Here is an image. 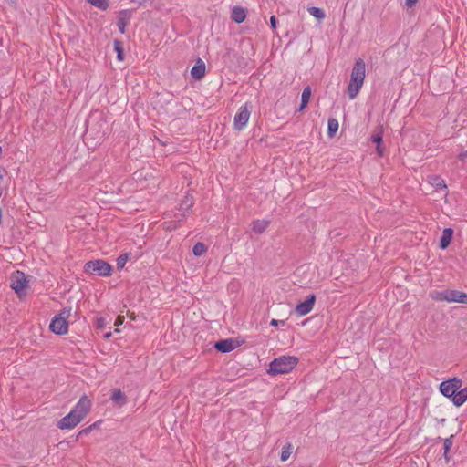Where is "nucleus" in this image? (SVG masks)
Wrapping results in <instances>:
<instances>
[{
    "instance_id": "obj_17",
    "label": "nucleus",
    "mask_w": 467,
    "mask_h": 467,
    "mask_svg": "<svg viewBox=\"0 0 467 467\" xmlns=\"http://www.w3.org/2000/svg\"><path fill=\"white\" fill-rule=\"evenodd\" d=\"M452 235H453L452 229L446 228L443 230L442 234L441 236V241H440V247L442 250L446 249L450 245L451 239H452Z\"/></svg>"
},
{
    "instance_id": "obj_36",
    "label": "nucleus",
    "mask_w": 467,
    "mask_h": 467,
    "mask_svg": "<svg viewBox=\"0 0 467 467\" xmlns=\"http://www.w3.org/2000/svg\"><path fill=\"white\" fill-rule=\"evenodd\" d=\"M419 0H406V5L412 7Z\"/></svg>"
},
{
    "instance_id": "obj_21",
    "label": "nucleus",
    "mask_w": 467,
    "mask_h": 467,
    "mask_svg": "<svg viewBox=\"0 0 467 467\" xmlns=\"http://www.w3.org/2000/svg\"><path fill=\"white\" fill-rule=\"evenodd\" d=\"M456 400H454V405L462 406L467 400V386L463 389H459V393H457Z\"/></svg>"
},
{
    "instance_id": "obj_5",
    "label": "nucleus",
    "mask_w": 467,
    "mask_h": 467,
    "mask_svg": "<svg viewBox=\"0 0 467 467\" xmlns=\"http://www.w3.org/2000/svg\"><path fill=\"white\" fill-rule=\"evenodd\" d=\"M28 279L26 275L17 270L12 273L10 276V286L16 292L19 298H22L26 295L28 289Z\"/></svg>"
},
{
    "instance_id": "obj_11",
    "label": "nucleus",
    "mask_w": 467,
    "mask_h": 467,
    "mask_svg": "<svg viewBox=\"0 0 467 467\" xmlns=\"http://www.w3.org/2000/svg\"><path fill=\"white\" fill-rule=\"evenodd\" d=\"M316 296L310 295L304 302L296 305L295 311L297 316L304 317L310 313L315 306Z\"/></svg>"
},
{
    "instance_id": "obj_10",
    "label": "nucleus",
    "mask_w": 467,
    "mask_h": 467,
    "mask_svg": "<svg viewBox=\"0 0 467 467\" xmlns=\"http://www.w3.org/2000/svg\"><path fill=\"white\" fill-rule=\"evenodd\" d=\"M82 421L81 419H79L78 416H77L73 410H70V412L63 417L57 423V427L60 430H71L75 428L78 423Z\"/></svg>"
},
{
    "instance_id": "obj_35",
    "label": "nucleus",
    "mask_w": 467,
    "mask_h": 467,
    "mask_svg": "<svg viewBox=\"0 0 467 467\" xmlns=\"http://www.w3.org/2000/svg\"><path fill=\"white\" fill-rule=\"evenodd\" d=\"M276 23H277V20H276L275 16H272L270 17V25H271V27L273 30H275L276 28Z\"/></svg>"
},
{
    "instance_id": "obj_27",
    "label": "nucleus",
    "mask_w": 467,
    "mask_h": 467,
    "mask_svg": "<svg viewBox=\"0 0 467 467\" xmlns=\"http://www.w3.org/2000/svg\"><path fill=\"white\" fill-rule=\"evenodd\" d=\"M447 295V290L444 291H432L430 294V296L435 301H445V296Z\"/></svg>"
},
{
    "instance_id": "obj_9",
    "label": "nucleus",
    "mask_w": 467,
    "mask_h": 467,
    "mask_svg": "<svg viewBox=\"0 0 467 467\" xmlns=\"http://www.w3.org/2000/svg\"><path fill=\"white\" fill-rule=\"evenodd\" d=\"M91 406V400L87 395H83L71 410L83 420L88 414Z\"/></svg>"
},
{
    "instance_id": "obj_12",
    "label": "nucleus",
    "mask_w": 467,
    "mask_h": 467,
    "mask_svg": "<svg viewBox=\"0 0 467 467\" xmlns=\"http://www.w3.org/2000/svg\"><path fill=\"white\" fill-rule=\"evenodd\" d=\"M444 298L448 303L467 304V294L457 290H447Z\"/></svg>"
},
{
    "instance_id": "obj_42",
    "label": "nucleus",
    "mask_w": 467,
    "mask_h": 467,
    "mask_svg": "<svg viewBox=\"0 0 467 467\" xmlns=\"http://www.w3.org/2000/svg\"><path fill=\"white\" fill-rule=\"evenodd\" d=\"M3 174L0 172V181L3 179Z\"/></svg>"
},
{
    "instance_id": "obj_37",
    "label": "nucleus",
    "mask_w": 467,
    "mask_h": 467,
    "mask_svg": "<svg viewBox=\"0 0 467 467\" xmlns=\"http://www.w3.org/2000/svg\"><path fill=\"white\" fill-rule=\"evenodd\" d=\"M100 422H101V421H100V420H99V421H97V422L93 423L92 425H90V426L88 427V429L98 428V425H99Z\"/></svg>"
},
{
    "instance_id": "obj_25",
    "label": "nucleus",
    "mask_w": 467,
    "mask_h": 467,
    "mask_svg": "<svg viewBox=\"0 0 467 467\" xmlns=\"http://www.w3.org/2000/svg\"><path fill=\"white\" fill-rule=\"evenodd\" d=\"M114 50L117 53L118 60L119 61H123L124 55H123V48H122V45H121L120 41H119V40H115L114 41Z\"/></svg>"
},
{
    "instance_id": "obj_7",
    "label": "nucleus",
    "mask_w": 467,
    "mask_h": 467,
    "mask_svg": "<svg viewBox=\"0 0 467 467\" xmlns=\"http://www.w3.org/2000/svg\"><path fill=\"white\" fill-rule=\"evenodd\" d=\"M251 115V105L246 102L244 105L241 106L234 119V128L237 130H244L250 119Z\"/></svg>"
},
{
    "instance_id": "obj_15",
    "label": "nucleus",
    "mask_w": 467,
    "mask_h": 467,
    "mask_svg": "<svg viewBox=\"0 0 467 467\" xmlns=\"http://www.w3.org/2000/svg\"><path fill=\"white\" fill-rule=\"evenodd\" d=\"M246 16H247V12H246L245 8L241 7V6L233 7L231 17L235 23H237V24L243 23L245 20Z\"/></svg>"
},
{
    "instance_id": "obj_8",
    "label": "nucleus",
    "mask_w": 467,
    "mask_h": 467,
    "mask_svg": "<svg viewBox=\"0 0 467 467\" xmlns=\"http://www.w3.org/2000/svg\"><path fill=\"white\" fill-rule=\"evenodd\" d=\"M91 406V400L87 395H83L71 410L83 420L88 414Z\"/></svg>"
},
{
    "instance_id": "obj_34",
    "label": "nucleus",
    "mask_w": 467,
    "mask_h": 467,
    "mask_svg": "<svg viewBox=\"0 0 467 467\" xmlns=\"http://www.w3.org/2000/svg\"><path fill=\"white\" fill-rule=\"evenodd\" d=\"M123 322H124V317L123 316H118L116 320H115L114 325L119 327V326L122 325Z\"/></svg>"
},
{
    "instance_id": "obj_23",
    "label": "nucleus",
    "mask_w": 467,
    "mask_h": 467,
    "mask_svg": "<svg viewBox=\"0 0 467 467\" xmlns=\"http://www.w3.org/2000/svg\"><path fill=\"white\" fill-rule=\"evenodd\" d=\"M308 12L311 16H313L315 18H317L318 20H322L326 16L325 12L319 7H315V6L309 7Z\"/></svg>"
},
{
    "instance_id": "obj_3",
    "label": "nucleus",
    "mask_w": 467,
    "mask_h": 467,
    "mask_svg": "<svg viewBox=\"0 0 467 467\" xmlns=\"http://www.w3.org/2000/svg\"><path fill=\"white\" fill-rule=\"evenodd\" d=\"M71 308H64L55 316L49 325L50 330L57 335H66L68 332V317Z\"/></svg>"
},
{
    "instance_id": "obj_40",
    "label": "nucleus",
    "mask_w": 467,
    "mask_h": 467,
    "mask_svg": "<svg viewBox=\"0 0 467 467\" xmlns=\"http://www.w3.org/2000/svg\"><path fill=\"white\" fill-rule=\"evenodd\" d=\"M111 336V333H108L105 335V337L109 338Z\"/></svg>"
},
{
    "instance_id": "obj_31",
    "label": "nucleus",
    "mask_w": 467,
    "mask_h": 467,
    "mask_svg": "<svg viewBox=\"0 0 467 467\" xmlns=\"http://www.w3.org/2000/svg\"><path fill=\"white\" fill-rule=\"evenodd\" d=\"M111 399L115 402H119L124 400V394L119 389H115L112 392Z\"/></svg>"
},
{
    "instance_id": "obj_6",
    "label": "nucleus",
    "mask_w": 467,
    "mask_h": 467,
    "mask_svg": "<svg viewBox=\"0 0 467 467\" xmlns=\"http://www.w3.org/2000/svg\"><path fill=\"white\" fill-rule=\"evenodd\" d=\"M462 382L458 378H453L449 380L442 381L440 384V391L441 394L447 398L451 399L452 402L456 400L457 393H459V389L462 388Z\"/></svg>"
},
{
    "instance_id": "obj_39",
    "label": "nucleus",
    "mask_w": 467,
    "mask_h": 467,
    "mask_svg": "<svg viewBox=\"0 0 467 467\" xmlns=\"http://www.w3.org/2000/svg\"><path fill=\"white\" fill-rule=\"evenodd\" d=\"M91 430H92V429H88V428H87L86 430H83L80 433H82V432H88V431H90Z\"/></svg>"
},
{
    "instance_id": "obj_16",
    "label": "nucleus",
    "mask_w": 467,
    "mask_h": 467,
    "mask_svg": "<svg viewBox=\"0 0 467 467\" xmlns=\"http://www.w3.org/2000/svg\"><path fill=\"white\" fill-rule=\"evenodd\" d=\"M234 341L232 339H224L215 343L214 348L223 353L230 352L235 348Z\"/></svg>"
},
{
    "instance_id": "obj_41",
    "label": "nucleus",
    "mask_w": 467,
    "mask_h": 467,
    "mask_svg": "<svg viewBox=\"0 0 467 467\" xmlns=\"http://www.w3.org/2000/svg\"><path fill=\"white\" fill-rule=\"evenodd\" d=\"M192 205V202L190 201V202L187 204L188 207H191Z\"/></svg>"
},
{
    "instance_id": "obj_14",
    "label": "nucleus",
    "mask_w": 467,
    "mask_h": 467,
    "mask_svg": "<svg viewBox=\"0 0 467 467\" xmlns=\"http://www.w3.org/2000/svg\"><path fill=\"white\" fill-rule=\"evenodd\" d=\"M268 226H269V221L265 220V219L254 220L251 223V229L256 234H261L264 232H265L266 229L268 228Z\"/></svg>"
},
{
    "instance_id": "obj_28",
    "label": "nucleus",
    "mask_w": 467,
    "mask_h": 467,
    "mask_svg": "<svg viewBox=\"0 0 467 467\" xmlns=\"http://www.w3.org/2000/svg\"><path fill=\"white\" fill-rule=\"evenodd\" d=\"M452 438L453 436L451 435L449 438L444 440L443 447H444V458L448 461L449 460V451L452 446Z\"/></svg>"
},
{
    "instance_id": "obj_30",
    "label": "nucleus",
    "mask_w": 467,
    "mask_h": 467,
    "mask_svg": "<svg viewBox=\"0 0 467 467\" xmlns=\"http://www.w3.org/2000/svg\"><path fill=\"white\" fill-rule=\"evenodd\" d=\"M129 258H130V255L127 253L120 254L117 258V267H118V269H122L125 266L126 263L128 262Z\"/></svg>"
},
{
    "instance_id": "obj_13",
    "label": "nucleus",
    "mask_w": 467,
    "mask_h": 467,
    "mask_svg": "<svg viewBox=\"0 0 467 467\" xmlns=\"http://www.w3.org/2000/svg\"><path fill=\"white\" fill-rule=\"evenodd\" d=\"M205 71H206L205 64H204V62L201 58H199L196 61V63L193 66V67L192 68L191 75L195 79H201V78H202L204 77Z\"/></svg>"
},
{
    "instance_id": "obj_24",
    "label": "nucleus",
    "mask_w": 467,
    "mask_h": 467,
    "mask_svg": "<svg viewBox=\"0 0 467 467\" xmlns=\"http://www.w3.org/2000/svg\"><path fill=\"white\" fill-rule=\"evenodd\" d=\"M93 6L100 9L106 10L109 7V0H87Z\"/></svg>"
},
{
    "instance_id": "obj_2",
    "label": "nucleus",
    "mask_w": 467,
    "mask_h": 467,
    "mask_svg": "<svg viewBox=\"0 0 467 467\" xmlns=\"http://www.w3.org/2000/svg\"><path fill=\"white\" fill-rule=\"evenodd\" d=\"M298 361L296 356H280L270 362L267 373L272 376L288 374L297 366Z\"/></svg>"
},
{
    "instance_id": "obj_33",
    "label": "nucleus",
    "mask_w": 467,
    "mask_h": 467,
    "mask_svg": "<svg viewBox=\"0 0 467 467\" xmlns=\"http://www.w3.org/2000/svg\"><path fill=\"white\" fill-rule=\"evenodd\" d=\"M376 150H377V153H378V155L379 157L383 156V154H384V147L382 146V143L381 144H377Z\"/></svg>"
},
{
    "instance_id": "obj_43",
    "label": "nucleus",
    "mask_w": 467,
    "mask_h": 467,
    "mask_svg": "<svg viewBox=\"0 0 467 467\" xmlns=\"http://www.w3.org/2000/svg\"><path fill=\"white\" fill-rule=\"evenodd\" d=\"M133 315H134V314L130 315V318H132V319H134V318H135Z\"/></svg>"
},
{
    "instance_id": "obj_22",
    "label": "nucleus",
    "mask_w": 467,
    "mask_h": 467,
    "mask_svg": "<svg viewBox=\"0 0 467 467\" xmlns=\"http://www.w3.org/2000/svg\"><path fill=\"white\" fill-rule=\"evenodd\" d=\"M292 450H293V446L291 443H287L286 445H285L282 448V451H281V455H280L281 461H283V462L287 461L292 454Z\"/></svg>"
},
{
    "instance_id": "obj_18",
    "label": "nucleus",
    "mask_w": 467,
    "mask_h": 467,
    "mask_svg": "<svg viewBox=\"0 0 467 467\" xmlns=\"http://www.w3.org/2000/svg\"><path fill=\"white\" fill-rule=\"evenodd\" d=\"M312 90L310 87H306L301 95V104L299 107V111L305 110L306 108L310 99H311Z\"/></svg>"
},
{
    "instance_id": "obj_20",
    "label": "nucleus",
    "mask_w": 467,
    "mask_h": 467,
    "mask_svg": "<svg viewBox=\"0 0 467 467\" xmlns=\"http://www.w3.org/2000/svg\"><path fill=\"white\" fill-rule=\"evenodd\" d=\"M339 124L336 119H329L327 123V135L330 138H333L337 131L338 130Z\"/></svg>"
},
{
    "instance_id": "obj_26",
    "label": "nucleus",
    "mask_w": 467,
    "mask_h": 467,
    "mask_svg": "<svg viewBox=\"0 0 467 467\" xmlns=\"http://www.w3.org/2000/svg\"><path fill=\"white\" fill-rule=\"evenodd\" d=\"M206 250H207V248H206V245L204 244L197 243L193 246L192 252H193L194 255L201 256L203 254H205Z\"/></svg>"
},
{
    "instance_id": "obj_1",
    "label": "nucleus",
    "mask_w": 467,
    "mask_h": 467,
    "mask_svg": "<svg viewBox=\"0 0 467 467\" xmlns=\"http://www.w3.org/2000/svg\"><path fill=\"white\" fill-rule=\"evenodd\" d=\"M366 77V65L363 59L356 60L350 76V81L348 86V95L349 99H354L358 95Z\"/></svg>"
},
{
    "instance_id": "obj_32",
    "label": "nucleus",
    "mask_w": 467,
    "mask_h": 467,
    "mask_svg": "<svg viewBox=\"0 0 467 467\" xmlns=\"http://www.w3.org/2000/svg\"><path fill=\"white\" fill-rule=\"evenodd\" d=\"M270 324H271V326H274V327H277L279 325L285 326V320L272 319Z\"/></svg>"
},
{
    "instance_id": "obj_38",
    "label": "nucleus",
    "mask_w": 467,
    "mask_h": 467,
    "mask_svg": "<svg viewBox=\"0 0 467 467\" xmlns=\"http://www.w3.org/2000/svg\"><path fill=\"white\" fill-rule=\"evenodd\" d=\"M124 28H125V26L123 24L119 25V31L121 33H124Z\"/></svg>"
},
{
    "instance_id": "obj_4",
    "label": "nucleus",
    "mask_w": 467,
    "mask_h": 467,
    "mask_svg": "<svg viewBox=\"0 0 467 467\" xmlns=\"http://www.w3.org/2000/svg\"><path fill=\"white\" fill-rule=\"evenodd\" d=\"M84 271L89 275H97L99 276L111 275L112 266L104 260H91L85 264Z\"/></svg>"
},
{
    "instance_id": "obj_29",
    "label": "nucleus",
    "mask_w": 467,
    "mask_h": 467,
    "mask_svg": "<svg viewBox=\"0 0 467 467\" xmlns=\"http://www.w3.org/2000/svg\"><path fill=\"white\" fill-rule=\"evenodd\" d=\"M382 132H383V128L379 127L378 129V131L374 132L371 135V141L376 144H381L382 143Z\"/></svg>"
},
{
    "instance_id": "obj_19",
    "label": "nucleus",
    "mask_w": 467,
    "mask_h": 467,
    "mask_svg": "<svg viewBox=\"0 0 467 467\" xmlns=\"http://www.w3.org/2000/svg\"><path fill=\"white\" fill-rule=\"evenodd\" d=\"M428 182L437 189L446 190L447 186L443 179L437 175H431L427 179Z\"/></svg>"
}]
</instances>
